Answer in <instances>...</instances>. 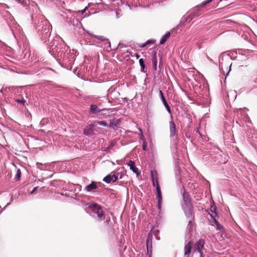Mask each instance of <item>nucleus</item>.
Here are the masks:
<instances>
[{
	"mask_svg": "<svg viewBox=\"0 0 257 257\" xmlns=\"http://www.w3.org/2000/svg\"><path fill=\"white\" fill-rule=\"evenodd\" d=\"M37 189V187H35L34 188V189L30 192V194H32L33 193H34L35 192V191Z\"/></svg>",
	"mask_w": 257,
	"mask_h": 257,
	"instance_id": "nucleus-26",
	"label": "nucleus"
},
{
	"mask_svg": "<svg viewBox=\"0 0 257 257\" xmlns=\"http://www.w3.org/2000/svg\"><path fill=\"white\" fill-rule=\"evenodd\" d=\"M87 8H88V7H86L84 8V9H83V10H81V11H79L77 12V13H80L81 14H83L85 12V11H86Z\"/></svg>",
	"mask_w": 257,
	"mask_h": 257,
	"instance_id": "nucleus-18",
	"label": "nucleus"
},
{
	"mask_svg": "<svg viewBox=\"0 0 257 257\" xmlns=\"http://www.w3.org/2000/svg\"><path fill=\"white\" fill-rule=\"evenodd\" d=\"M151 178L153 182V186H155V179H158L157 178V173L156 171H151Z\"/></svg>",
	"mask_w": 257,
	"mask_h": 257,
	"instance_id": "nucleus-12",
	"label": "nucleus"
},
{
	"mask_svg": "<svg viewBox=\"0 0 257 257\" xmlns=\"http://www.w3.org/2000/svg\"><path fill=\"white\" fill-rule=\"evenodd\" d=\"M192 242L191 241H189L185 246L184 247V253L185 255L189 254L191 250Z\"/></svg>",
	"mask_w": 257,
	"mask_h": 257,
	"instance_id": "nucleus-9",
	"label": "nucleus"
},
{
	"mask_svg": "<svg viewBox=\"0 0 257 257\" xmlns=\"http://www.w3.org/2000/svg\"><path fill=\"white\" fill-rule=\"evenodd\" d=\"M159 94H160V96L161 97V98L162 100L165 99L164 96V95H163V93L162 91H160Z\"/></svg>",
	"mask_w": 257,
	"mask_h": 257,
	"instance_id": "nucleus-21",
	"label": "nucleus"
},
{
	"mask_svg": "<svg viewBox=\"0 0 257 257\" xmlns=\"http://www.w3.org/2000/svg\"><path fill=\"white\" fill-rule=\"evenodd\" d=\"M88 207L92 210L93 213L97 215L98 219H103L104 218L103 211L99 205L92 203L89 204Z\"/></svg>",
	"mask_w": 257,
	"mask_h": 257,
	"instance_id": "nucleus-3",
	"label": "nucleus"
},
{
	"mask_svg": "<svg viewBox=\"0 0 257 257\" xmlns=\"http://www.w3.org/2000/svg\"><path fill=\"white\" fill-rule=\"evenodd\" d=\"M95 127H96L95 123L89 125L84 130V134L86 136H91L93 134V128Z\"/></svg>",
	"mask_w": 257,
	"mask_h": 257,
	"instance_id": "nucleus-6",
	"label": "nucleus"
},
{
	"mask_svg": "<svg viewBox=\"0 0 257 257\" xmlns=\"http://www.w3.org/2000/svg\"><path fill=\"white\" fill-rule=\"evenodd\" d=\"M204 241L200 239L195 244L194 251L199 253L200 257H205L206 255V250L204 247Z\"/></svg>",
	"mask_w": 257,
	"mask_h": 257,
	"instance_id": "nucleus-2",
	"label": "nucleus"
},
{
	"mask_svg": "<svg viewBox=\"0 0 257 257\" xmlns=\"http://www.w3.org/2000/svg\"><path fill=\"white\" fill-rule=\"evenodd\" d=\"M212 0H208L206 2H203L202 5L204 6L206 4H208V3H209Z\"/></svg>",
	"mask_w": 257,
	"mask_h": 257,
	"instance_id": "nucleus-23",
	"label": "nucleus"
},
{
	"mask_svg": "<svg viewBox=\"0 0 257 257\" xmlns=\"http://www.w3.org/2000/svg\"><path fill=\"white\" fill-rule=\"evenodd\" d=\"M21 173L20 170H18L16 174V177L19 180L21 177Z\"/></svg>",
	"mask_w": 257,
	"mask_h": 257,
	"instance_id": "nucleus-17",
	"label": "nucleus"
},
{
	"mask_svg": "<svg viewBox=\"0 0 257 257\" xmlns=\"http://www.w3.org/2000/svg\"><path fill=\"white\" fill-rule=\"evenodd\" d=\"M153 65H154L155 69L156 70V68H157V61H156V60L155 59L153 60Z\"/></svg>",
	"mask_w": 257,
	"mask_h": 257,
	"instance_id": "nucleus-22",
	"label": "nucleus"
},
{
	"mask_svg": "<svg viewBox=\"0 0 257 257\" xmlns=\"http://www.w3.org/2000/svg\"><path fill=\"white\" fill-rule=\"evenodd\" d=\"M231 66V65L230 66V67ZM230 69H231V68L230 67L229 68V71H230Z\"/></svg>",
	"mask_w": 257,
	"mask_h": 257,
	"instance_id": "nucleus-32",
	"label": "nucleus"
},
{
	"mask_svg": "<svg viewBox=\"0 0 257 257\" xmlns=\"http://www.w3.org/2000/svg\"><path fill=\"white\" fill-rule=\"evenodd\" d=\"M90 110L92 113H96L97 111V106L95 105H91Z\"/></svg>",
	"mask_w": 257,
	"mask_h": 257,
	"instance_id": "nucleus-13",
	"label": "nucleus"
},
{
	"mask_svg": "<svg viewBox=\"0 0 257 257\" xmlns=\"http://www.w3.org/2000/svg\"><path fill=\"white\" fill-rule=\"evenodd\" d=\"M128 166L130 167V169L137 176L139 175L138 169L135 166V163L133 161H130L128 163Z\"/></svg>",
	"mask_w": 257,
	"mask_h": 257,
	"instance_id": "nucleus-8",
	"label": "nucleus"
},
{
	"mask_svg": "<svg viewBox=\"0 0 257 257\" xmlns=\"http://www.w3.org/2000/svg\"><path fill=\"white\" fill-rule=\"evenodd\" d=\"M117 179L118 176L116 174H110L104 177L103 180L107 183H110L116 181Z\"/></svg>",
	"mask_w": 257,
	"mask_h": 257,
	"instance_id": "nucleus-5",
	"label": "nucleus"
},
{
	"mask_svg": "<svg viewBox=\"0 0 257 257\" xmlns=\"http://www.w3.org/2000/svg\"><path fill=\"white\" fill-rule=\"evenodd\" d=\"M147 146V143L145 141H144L143 142V148L144 150H145V151L146 150Z\"/></svg>",
	"mask_w": 257,
	"mask_h": 257,
	"instance_id": "nucleus-20",
	"label": "nucleus"
},
{
	"mask_svg": "<svg viewBox=\"0 0 257 257\" xmlns=\"http://www.w3.org/2000/svg\"><path fill=\"white\" fill-rule=\"evenodd\" d=\"M37 189V187H35L34 188V189L30 192V194H32L33 193H34L35 192V191Z\"/></svg>",
	"mask_w": 257,
	"mask_h": 257,
	"instance_id": "nucleus-25",
	"label": "nucleus"
},
{
	"mask_svg": "<svg viewBox=\"0 0 257 257\" xmlns=\"http://www.w3.org/2000/svg\"><path fill=\"white\" fill-rule=\"evenodd\" d=\"M156 188V191L157 193V198H158V206L159 209H161V202L162 201V197L161 195V189L159 184V182L158 179H155V186Z\"/></svg>",
	"mask_w": 257,
	"mask_h": 257,
	"instance_id": "nucleus-4",
	"label": "nucleus"
},
{
	"mask_svg": "<svg viewBox=\"0 0 257 257\" xmlns=\"http://www.w3.org/2000/svg\"><path fill=\"white\" fill-rule=\"evenodd\" d=\"M170 33L168 32L166 34H165L162 38L161 41H160V44H164L167 40L170 37Z\"/></svg>",
	"mask_w": 257,
	"mask_h": 257,
	"instance_id": "nucleus-11",
	"label": "nucleus"
},
{
	"mask_svg": "<svg viewBox=\"0 0 257 257\" xmlns=\"http://www.w3.org/2000/svg\"><path fill=\"white\" fill-rule=\"evenodd\" d=\"M170 132L171 137H173L176 134V125L172 120L170 122Z\"/></svg>",
	"mask_w": 257,
	"mask_h": 257,
	"instance_id": "nucleus-7",
	"label": "nucleus"
},
{
	"mask_svg": "<svg viewBox=\"0 0 257 257\" xmlns=\"http://www.w3.org/2000/svg\"><path fill=\"white\" fill-rule=\"evenodd\" d=\"M94 123H95L96 125L97 124H99V125H102L104 126H106L107 125L106 123L104 121H99L94 122Z\"/></svg>",
	"mask_w": 257,
	"mask_h": 257,
	"instance_id": "nucleus-14",
	"label": "nucleus"
},
{
	"mask_svg": "<svg viewBox=\"0 0 257 257\" xmlns=\"http://www.w3.org/2000/svg\"><path fill=\"white\" fill-rule=\"evenodd\" d=\"M96 185L94 182H92L91 184L86 186L85 190L88 192H90L94 189H96Z\"/></svg>",
	"mask_w": 257,
	"mask_h": 257,
	"instance_id": "nucleus-10",
	"label": "nucleus"
},
{
	"mask_svg": "<svg viewBox=\"0 0 257 257\" xmlns=\"http://www.w3.org/2000/svg\"><path fill=\"white\" fill-rule=\"evenodd\" d=\"M198 15V14H195L194 15V16H197Z\"/></svg>",
	"mask_w": 257,
	"mask_h": 257,
	"instance_id": "nucleus-31",
	"label": "nucleus"
},
{
	"mask_svg": "<svg viewBox=\"0 0 257 257\" xmlns=\"http://www.w3.org/2000/svg\"><path fill=\"white\" fill-rule=\"evenodd\" d=\"M162 101H163L164 105H165L168 104L165 99H164V100H162Z\"/></svg>",
	"mask_w": 257,
	"mask_h": 257,
	"instance_id": "nucleus-27",
	"label": "nucleus"
},
{
	"mask_svg": "<svg viewBox=\"0 0 257 257\" xmlns=\"http://www.w3.org/2000/svg\"><path fill=\"white\" fill-rule=\"evenodd\" d=\"M211 210H213V209L215 210V207H211Z\"/></svg>",
	"mask_w": 257,
	"mask_h": 257,
	"instance_id": "nucleus-28",
	"label": "nucleus"
},
{
	"mask_svg": "<svg viewBox=\"0 0 257 257\" xmlns=\"http://www.w3.org/2000/svg\"><path fill=\"white\" fill-rule=\"evenodd\" d=\"M16 101L19 102H23L24 103L25 100L24 99H17Z\"/></svg>",
	"mask_w": 257,
	"mask_h": 257,
	"instance_id": "nucleus-24",
	"label": "nucleus"
},
{
	"mask_svg": "<svg viewBox=\"0 0 257 257\" xmlns=\"http://www.w3.org/2000/svg\"><path fill=\"white\" fill-rule=\"evenodd\" d=\"M165 106L166 108V109H167V111H168V112L169 113H171V109H170V107L169 106V105L167 104L165 105Z\"/></svg>",
	"mask_w": 257,
	"mask_h": 257,
	"instance_id": "nucleus-19",
	"label": "nucleus"
},
{
	"mask_svg": "<svg viewBox=\"0 0 257 257\" xmlns=\"http://www.w3.org/2000/svg\"><path fill=\"white\" fill-rule=\"evenodd\" d=\"M214 221L216 225L217 229L221 231L222 229V226L219 224L215 219H214Z\"/></svg>",
	"mask_w": 257,
	"mask_h": 257,
	"instance_id": "nucleus-15",
	"label": "nucleus"
},
{
	"mask_svg": "<svg viewBox=\"0 0 257 257\" xmlns=\"http://www.w3.org/2000/svg\"><path fill=\"white\" fill-rule=\"evenodd\" d=\"M102 111H108V110H102Z\"/></svg>",
	"mask_w": 257,
	"mask_h": 257,
	"instance_id": "nucleus-29",
	"label": "nucleus"
},
{
	"mask_svg": "<svg viewBox=\"0 0 257 257\" xmlns=\"http://www.w3.org/2000/svg\"><path fill=\"white\" fill-rule=\"evenodd\" d=\"M231 66V65L230 66V67ZM230 69H231V68L230 67L229 68V71H230Z\"/></svg>",
	"mask_w": 257,
	"mask_h": 257,
	"instance_id": "nucleus-33",
	"label": "nucleus"
},
{
	"mask_svg": "<svg viewBox=\"0 0 257 257\" xmlns=\"http://www.w3.org/2000/svg\"><path fill=\"white\" fill-rule=\"evenodd\" d=\"M184 203L182 205L183 209L186 215L188 217H192V206L190 203V198L187 193L183 194Z\"/></svg>",
	"mask_w": 257,
	"mask_h": 257,
	"instance_id": "nucleus-1",
	"label": "nucleus"
},
{
	"mask_svg": "<svg viewBox=\"0 0 257 257\" xmlns=\"http://www.w3.org/2000/svg\"><path fill=\"white\" fill-rule=\"evenodd\" d=\"M139 131H140L141 133H142V130H141V128H139Z\"/></svg>",
	"mask_w": 257,
	"mask_h": 257,
	"instance_id": "nucleus-30",
	"label": "nucleus"
},
{
	"mask_svg": "<svg viewBox=\"0 0 257 257\" xmlns=\"http://www.w3.org/2000/svg\"><path fill=\"white\" fill-rule=\"evenodd\" d=\"M191 221L190 220L189 221V223H191Z\"/></svg>",
	"mask_w": 257,
	"mask_h": 257,
	"instance_id": "nucleus-34",
	"label": "nucleus"
},
{
	"mask_svg": "<svg viewBox=\"0 0 257 257\" xmlns=\"http://www.w3.org/2000/svg\"><path fill=\"white\" fill-rule=\"evenodd\" d=\"M139 63H140V66L142 67V69L144 70V69H145V64H144V62L143 59H140L139 60Z\"/></svg>",
	"mask_w": 257,
	"mask_h": 257,
	"instance_id": "nucleus-16",
	"label": "nucleus"
}]
</instances>
